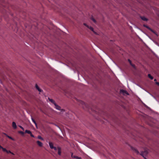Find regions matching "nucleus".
Segmentation results:
<instances>
[{"instance_id":"nucleus-1","label":"nucleus","mask_w":159,"mask_h":159,"mask_svg":"<svg viewBox=\"0 0 159 159\" xmlns=\"http://www.w3.org/2000/svg\"><path fill=\"white\" fill-rule=\"evenodd\" d=\"M143 26L144 27H145L146 28H147L149 30L151 31L153 33H154L157 36H158V35H157V33L156 32L154 31L153 30H152L149 27H148V26H147V25H143Z\"/></svg>"},{"instance_id":"nucleus-2","label":"nucleus","mask_w":159,"mask_h":159,"mask_svg":"<svg viewBox=\"0 0 159 159\" xmlns=\"http://www.w3.org/2000/svg\"><path fill=\"white\" fill-rule=\"evenodd\" d=\"M120 93L123 94L124 95H125V94L127 95H129V93L127 92L124 89H121L120 90Z\"/></svg>"},{"instance_id":"nucleus-3","label":"nucleus","mask_w":159,"mask_h":159,"mask_svg":"<svg viewBox=\"0 0 159 159\" xmlns=\"http://www.w3.org/2000/svg\"><path fill=\"white\" fill-rule=\"evenodd\" d=\"M148 153V152L147 151L144 150V151H142L141 152V155L145 158L144 156H146Z\"/></svg>"},{"instance_id":"nucleus-4","label":"nucleus","mask_w":159,"mask_h":159,"mask_svg":"<svg viewBox=\"0 0 159 159\" xmlns=\"http://www.w3.org/2000/svg\"><path fill=\"white\" fill-rule=\"evenodd\" d=\"M55 108L57 110L61 111H64V110L61 109V107L59 106V105H57L56 103L55 104Z\"/></svg>"},{"instance_id":"nucleus-5","label":"nucleus","mask_w":159,"mask_h":159,"mask_svg":"<svg viewBox=\"0 0 159 159\" xmlns=\"http://www.w3.org/2000/svg\"><path fill=\"white\" fill-rule=\"evenodd\" d=\"M88 28L91 31H92L96 35L98 34L97 33H96L94 30V29L91 26H89V27H88Z\"/></svg>"},{"instance_id":"nucleus-6","label":"nucleus","mask_w":159,"mask_h":159,"mask_svg":"<svg viewBox=\"0 0 159 159\" xmlns=\"http://www.w3.org/2000/svg\"><path fill=\"white\" fill-rule=\"evenodd\" d=\"M12 126L14 129H16L17 128V126L15 122H12Z\"/></svg>"},{"instance_id":"nucleus-7","label":"nucleus","mask_w":159,"mask_h":159,"mask_svg":"<svg viewBox=\"0 0 159 159\" xmlns=\"http://www.w3.org/2000/svg\"><path fill=\"white\" fill-rule=\"evenodd\" d=\"M35 88L38 90V91L39 92H41L43 91V90L42 89H40L39 87L38 86V85L37 84H35Z\"/></svg>"},{"instance_id":"nucleus-8","label":"nucleus","mask_w":159,"mask_h":159,"mask_svg":"<svg viewBox=\"0 0 159 159\" xmlns=\"http://www.w3.org/2000/svg\"><path fill=\"white\" fill-rule=\"evenodd\" d=\"M131 149L133 150L137 154H138L139 153V152L138 151V150L137 149L135 148H134L131 147Z\"/></svg>"},{"instance_id":"nucleus-9","label":"nucleus","mask_w":159,"mask_h":159,"mask_svg":"<svg viewBox=\"0 0 159 159\" xmlns=\"http://www.w3.org/2000/svg\"><path fill=\"white\" fill-rule=\"evenodd\" d=\"M61 148L59 147H57L58 154L59 155H61Z\"/></svg>"},{"instance_id":"nucleus-10","label":"nucleus","mask_w":159,"mask_h":159,"mask_svg":"<svg viewBox=\"0 0 159 159\" xmlns=\"http://www.w3.org/2000/svg\"><path fill=\"white\" fill-rule=\"evenodd\" d=\"M37 144L40 147H42L43 146V143L39 141H37Z\"/></svg>"},{"instance_id":"nucleus-11","label":"nucleus","mask_w":159,"mask_h":159,"mask_svg":"<svg viewBox=\"0 0 159 159\" xmlns=\"http://www.w3.org/2000/svg\"><path fill=\"white\" fill-rule=\"evenodd\" d=\"M49 147H50V148L52 149H53L54 146L53 145V144L52 143L50 142H49Z\"/></svg>"},{"instance_id":"nucleus-12","label":"nucleus","mask_w":159,"mask_h":159,"mask_svg":"<svg viewBox=\"0 0 159 159\" xmlns=\"http://www.w3.org/2000/svg\"><path fill=\"white\" fill-rule=\"evenodd\" d=\"M48 99H49V101L51 102L54 105H55V104L56 103L55 102V101L53 100L52 99H50V98H48Z\"/></svg>"},{"instance_id":"nucleus-13","label":"nucleus","mask_w":159,"mask_h":159,"mask_svg":"<svg viewBox=\"0 0 159 159\" xmlns=\"http://www.w3.org/2000/svg\"><path fill=\"white\" fill-rule=\"evenodd\" d=\"M140 18L143 20L144 21H147L148 20V19L144 16H141L140 17Z\"/></svg>"},{"instance_id":"nucleus-14","label":"nucleus","mask_w":159,"mask_h":159,"mask_svg":"<svg viewBox=\"0 0 159 159\" xmlns=\"http://www.w3.org/2000/svg\"><path fill=\"white\" fill-rule=\"evenodd\" d=\"M91 20H92L94 23L97 24V22L96 20L93 17H91L90 18Z\"/></svg>"},{"instance_id":"nucleus-15","label":"nucleus","mask_w":159,"mask_h":159,"mask_svg":"<svg viewBox=\"0 0 159 159\" xmlns=\"http://www.w3.org/2000/svg\"><path fill=\"white\" fill-rule=\"evenodd\" d=\"M148 76L149 78L151 80H153V76H152L151 74H148Z\"/></svg>"},{"instance_id":"nucleus-16","label":"nucleus","mask_w":159,"mask_h":159,"mask_svg":"<svg viewBox=\"0 0 159 159\" xmlns=\"http://www.w3.org/2000/svg\"><path fill=\"white\" fill-rule=\"evenodd\" d=\"M25 133L30 134H31V132L30 130H25Z\"/></svg>"},{"instance_id":"nucleus-17","label":"nucleus","mask_w":159,"mask_h":159,"mask_svg":"<svg viewBox=\"0 0 159 159\" xmlns=\"http://www.w3.org/2000/svg\"><path fill=\"white\" fill-rule=\"evenodd\" d=\"M3 150V151L4 152H8V150H7L6 148H3L2 147V148Z\"/></svg>"},{"instance_id":"nucleus-18","label":"nucleus","mask_w":159,"mask_h":159,"mask_svg":"<svg viewBox=\"0 0 159 159\" xmlns=\"http://www.w3.org/2000/svg\"><path fill=\"white\" fill-rule=\"evenodd\" d=\"M38 138L39 139H40L42 140H43V138H42L40 136H38Z\"/></svg>"},{"instance_id":"nucleus-19","label":"nucleus","mask_w":159,"mask_h":159,"mask_svg":"<svg viewBox=\"0 0 159 159\" xmlns=\"http://www.w3.org/2000/svg\"><path fill=\"white\" fill-rule=\"evenodd\" d=\"M32 121L35 124V125H37L36 122L35 120L33 118H32Z\"/></svg>"},{"instance_id":"nucleus-20","label":"nucleus","mask_w":159,"mask_h":159,"mask_svg":"<svg viewBox=\"0 0 159 159\" xmlns=\"http://www.w3.org/2000/svg\"><path fill=\"white\" fill-rule=\"evenodd\" d=\"M6 152L7 153H11L13 155H14V154L12 152L10 151H8V152Z\"/></svg>"},{"instance_id":"nucleus-21","label":"nucleus","mask_w":159,"mask_h":159,"mask_svg":"<svg viewBox=\"0 0 159 159\" xmlns=\"http://www.w3.org/2000/svg\"><path fill=\"white\" fill-rule=\"evenodd\" d=\"M19 133L20 134H21L22 135H24V133L22 131H19Z\"/></svg>"},{"instance_id":"nucleus-22","label":"nucleus","mask_w":159,"mask_h":159,"mask_svg":"<svg viewBox=\"0 0 159 159\" xmlns=\"http://www.w3.org/2000/svg\"><path fill=\"white\" fill-rule=\"evenodd\" d=\"M128 62H129L130 64V65H131L132 64V62H131V61L129 59H128Z\"/></svg>"},{"instance_id":"nucleus-23","label":"nucleus","mask_w":159,"mask_h":159,"mask_svg":"<svg viewBox=\"0 0 159 159\" xmlns=\"http://www.w3.org/2000/svg\"><path fill=\"white\" fill-rule=\"evenodd\" d=\"M19 126L23 130H24V129L23 127L22 126L20 125H19Z\"/></svg>"},{"instance_id":"nucleus-24","label":"nucleus","mask_w":159,"mask_h":159,"mask_svg":"<svg viewBox=\"0 0 159 159\" xmlns=\"http://www.w3.org/2000/svg\"><path fill=\"white\" fill-rule=\"evenodd\" d=\"M131 65L135 69V66L134 64H132Z\"/></svg>"},{"instance_id":"nucleus-25","label":"nucleus","mask_w":159,"mask_h":159,"mask_svg":"<svg viewBox=\"0 0 159 159\" xmlns=\"http://www.w3.org/2000/svg\"><path fill=\"white\" fill-rule=\"evenodd\" d=\"M78 156H75V155H74L72 157V158H76L77 159V157Z\"/></svg>"},{"instance_id":"nucleus-26","label":"nucleus","mask_w":159,"mask_h":159,"mask_svg":"<svg viewBox=\"0 0 159 159\" xmlns=\"http://www.w3.org/2000/svg\"><path fill=\"white\" fill-rule=\"evenodd\" d=\"M84 25L85 26H86L88 28V27H89V26L88 25L86 24V23H84Z\"/></svg>"},{"instance_id":"nucleus-27","label":"nucleus","mask_w":159,"mask_h":159,"mask_svg":"<svg viewBox=\"0 0 159 159\" xmlns=\"http://www.w3.org/2000/svg\"><path fill=\"white\" fill-rule=\"evenodd\" d=\"M30 135L31 137H33V138L34 137V136L32 134V133H31V134H30Z\"/></svg>"},{"instance_id":"nucleus-28","label":"nucleus","mask_w":159,"mask_h":159,"mask_svg":"<svg viewBox=\"0 0 159 159\" xmlns=\"http://www.w3.org/2000/svg\"><path fill=\"white\" fill-rule=\"evenodd\" d=\"M53 149H54V150L55 151H57V148L56 147H54Z\"/></svg>"},{"instance_id":"nucleus-29","label":"nucleus","mask_w":159,"mask_h":159,"mask_svg":"<svg viewBox=\"0 0 159 159\" xmlns=\"http://www.w3.org/2000/svg\"><path fill=\"white\" fill-rule=\"evenodd\" d=\"M7 137L9 139H13L12 138V137H10V136H8V135H7Z\"/></svg>"},{"instance_id":"nucleus-30","label":"nucleus","mask_w":159,"mask_h":159,"mask_svg":"<svg viewBox=\"0 0 159 159\" xmlns=\"http://www.w3.org/2000/svg\"><path fill=\"white\" fill-rule=\"evenodd\" d=\"M156 84L158 86H159V82H156Z\"/></svg>"},{"instance_id":"nucleus-31","label":"nucleus","mask_w":159,"mask_h":159,"mask_svg":"<svg viewBox=\"0 0 159 159\" xmlns=\"http://www.w3.org/2000/svg\"><path fill=\"white\" fill-rule=\"evenodd\" d=\"M77 159H82V158L81 157H77Z\"/></svg>"},{"instance_id":"nucleus-32","label":"nucleus","mask_w":159,"mask_h":159,"mask_svg":"<svg viewBox=\"0 0 159 159\" xmlns=\"http://www.w3.org/2000/svg\"><path fill=\"white\" fill-rule=\"evenodd\" d=\"M73 156H74L73 155V153H71V157H72Z\"/></svg>"},{"instance_id":"nucleus-33","label":"nucleus","mask_w":159,"mask_h":159,"mask_svg":"<svg viewBox=\"0 0 159 159\" xmlns=\"http://www.w3.org/2000/svg\"><path fill=\"white\" fill-rule=\"evenodd\" d=\"M2 148V147L0 145V150Z\"/></svg>"},{"instance_id":"nucleus-34","label":"nucleus","mask_w":159,"mask_h":159,"mask_svg":"<svg viewBox=\"0 0 159 159\" xmlns=\"http://www.w3.org/2000/svg\"><path fill=\"white\" fill-rule=\"evenodd\" d=\"M154 81H155V82L156 81H157V80L156 79H155L154 80Z\"/></svg>"}]
</instances>
